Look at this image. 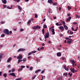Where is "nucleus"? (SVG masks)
<instances>
[{"label": "nucleus", "instance_id": "f257e3e1", "mask_svg": "<svg viewBox=\"0 0 80 80\" xmlns=\"http://www.w3.org/2000/svg\"><path fill=\"white\" fill-rule=\"evenodd\" d=\"M3 32L5 34H7V35H9V32L8 31V30L7 29H5L3 31Z\"/></svg>", "mask_w": 80, "mask_h": 80}, {"label": "nucleus", "instance_id": "f03ea898", "mask_svg": "<svg viewBox=\"0 0 80 80\" xmlns=\"http://www.w3.org/2000/svg\"><path fill=\"white\" fill-rule=\"evenodd\" d=\"M49 37V32H48L44 35V38L45 39H46L47 38H48Z\"/></svg>", "mask_w": 80, "mask_h": 80}, {"label": "nucleus", "instance_id": "7ed1b4c3", "mask_svg": "<svg viewBox=\"0 0 80 80\" xmlns=\"http://www.w3.org/2000/svg\"><path fill=\"white\" fill-rule=\"evenodd\" d=\"M22 58V55H20L17 57V58L18 59L21 60Z\"/></svg>", "mask_w": 80, "mask_h": 80}, {"label": "nucleus", "instance_id": "20e7f679", "mask_svg": "<svg viewBox=\"0 0 80 80\" xmlns=\"http://www.w3.org/2000/svg\"><path fill=\"white\" fill-rule=\"evenodd\" d=\"M9 75H10L11 76L14 77H16V76L14 72H13L12 73H10Z\"/></svg>", "mask_w": 80, "mask_h": 80}, {"label": "nucleus", "instance_id": "39448f33", "mask_svg": "<svg viewBox=\"0 0 80 80\" xmlns=\"http://www.w3.org/2000/svg\"><path fill=\"white\" fill-rule=\"evenodd\" d=\"M38 25L37 26H34L32 27L33 30H36L38 29Z\"/></svg>", "mask_w": 80, "mask_h": 80}, {"label": "nucleus", "instance_id": "423d86ee", "mask_svg": "<svg viewBox=\"0 0 80 80\" xmlns=\"http://www.w3.org/2000/svg\"><path fill=\"white\" fill-rule=\"evenodd\" d=\"M63 26H64V28L65 30H68V28L67 26H66L65 25H63Z\"/></svg>", "mask_w": 80, "mask_h": 80}, {"label": "nucleus", "instance_id": "0eeeda50", "mask_svg": "<svg viewBox=\"0 0 80 80\" xmlns=\"http://www.w3.org/2000/svg\"><path fill=\"white\" fill-rule=\"evenodd\" d=\"M2 2L4 4H6L7 1L6 0H2Z\"/></svg>", "mask_w": 80, "mask_h": 80}, {"label": "nucleus", "instance_id": "6e6552de", "mask_svg": "<svg viewBox=\"0 0 80 80\" xmlns=\"http://www.w3.org/2000/svg\"><path fill=\"white\" fill-rule=\"evenodd\" d=\"M12 57H10L8 59V60L7 61V62H9L11 61V60L12 59Z\"/></svg>", "mask_w": 80, "mask_h": 80}, {"label": "nucleus", "instance_id": "1a4fd4ad", "mask_svg": "<svg viewBox=\"0 0 80 80\" xmlns=\"http://www.w3.org/2000/svg\"><path fill=\"white\" fill-rule=\"evenodd\" d=\"M54 31H55V30L54 29H52L51 30V32H52V34H55V32Z\"/></svg>", "mask_w": 80, "mask_h": 80}, {"label": "nucleus", "instance_id": "9d476101", "mask_svg": "<svg viewBox=\"0 0 80 80\" xmlns=\"http://www.w3.org/2000/svg\"><path fill=\"white\" fill-rule=\"evenodd\" d=\"M59 29L61 30H64V28L63 26H61L59 27Z\"/></svg>", "mask_w": 80, "mask_h": 80}, {"label": "nucleus", "instance_id": "9b49d317", "mask_svg": "<svg viewBox=\"0 0 80 80\" xmlns=\"http://www.w3.org/2000/svg\"><path fill=\"white\" fill-rule=\"evenodd\" d=\"M70 62H72V64H74V63H75L76 61H74V60H71L70 61Z\"/></svg>", "mask_w": 80, "mask_h": 80}, {"label": "nucleus", "instance_id": "f8f14e48", "mask_svg": "<svg viewBox=\"0 0 80 80\" xmlns=\"http://www.w3.org/2000/svg\"><path fill=\"white\" fill-rule=\"evenodd\" d=\"M61 55L62 54L60 52H58L57 53V56H61Z\"/></svg>", "mask_w": 80, "mask_h": 80}, {"label": "nucleus", "instance_id": "ddd939ff", "mask_svg": "<svg viewBox=\"0 0 80 80\" xmlns=\"http://www.w3.org/2000/svg\"><path fill=\"white\" fill-rule=\"evenodd\" d=\"M41 71V69H38L35 71V73H37Z\"/></svg>", "mask_w": 80, "mask_h": 80}, {"label": "nucleus", "instance_id": "4468645a", "mask_svg": "<svg viewBox=\"0 0 80 80\" xmlns=\"http://www.w3.org/2000/svg\"><path fill=\"white\" fill-rule=\"evenodd\" d=\"M18 8L19 10H21L22 9V7H21L20 6H18Z\"/></svg>", "mask_w": 80, "mask_h": 80}, {"label": "nucleus", "instance_id": "2eb2a0df", "mask_svg": "<svg viewBox=\"0 0 80 80\" xmlns=\"http://www.w3.org/2000/svg\"><path fill=\"white\" fill-rule=\"evenodd\" d=\"M22 79V78L20 77L18 78H17L15 79V80H21Z\"/></svg>", "mask_w": 80, "mask_h": 80}, {"label": "nucleus", "instance_id": "dca6fc26", "mask_svg": "<svg viewBox=\"0 0 80 80\" xmlns=\"http://www.w3.org/2000/svg\"><path fill=\"white\" fill-rule=\"evenodd\" d=\"M37 76L36 75H35L33 77H32V80H34L35 78Z\"/></svg>", "mask_w": 80, "mask_h": 80}, {"label": "nucleus", "instance_id": "f3484780", "mask_svg": "<svg viewBox=\"0 0 80 80\" xmlns=\"http://www.w3.org/2000/svg\"><path fill=\"white\" fill-rule=\"evenodd\" d=\"M67 8H68V10H70L71 9V7L69 6H68Z\"/></svg>", "mask_w": 80, "mask_h": 80}, {"label": "nucleus", "instance_id": "a211bd4d", "mask_svg": "<svg viewBox=\"0 0 80 80\" xmlns=\"http://www.w3.org/2000/svg\"><path fill=\"white\" fill-rule=\"evenodd\" d=\"M76 18H80V16H78L77 14L76 15Z\"/></svg>", "mask_w": 80, "mask_h": 80}, {"label": "nucleus", "instance_id": "6ab92c4d", "mask_svg": "<svg viewBox=\"0 0 80 80\" xmlns=\"http://www.w3.org/2000/svg\"><path fill=\"white\" fill-rule=\"evenodd\" d=\"M5 36V35L4 34H2L1 35L2 37H4Z\"/></svg>", "mask_w": 80, "mask_h": 80}, {"label": "nucleus", "instance_id": "aec40b11", "mask_svg": "<svg viewBox=\"0 0 80 80\" xmlns=\"http://www.w3.org/2000/svg\"><path fill=\"white\" fill-rule=\"evenodd\" d=\"M22 70V68H19L18 70V72H20L21 70Z\"/></svg>", "mask_w": 80, "mask_h": 80}, {"label": "nucleus", "instance_id": "412c9836", "mask_svg": "<svg viewBox=\"0 0 80 80\" xmlns=\"http://www.w3.org/2000/svg\"><path fill=\"white\" fill-rule=\"evenodd\" d=\"M3 76L5 77V78H6L7 77V74L6 73H4V74L3 75Z\"/></svg>", "mask_w": 80, "mask_h": 80}, {"label": "nucleus", "instance_id": "4be33fe9", "mask_svg": "<svg viewBox=\"0 0 80 80\" xmlns=\"http://www.w3.org/2000/svg\"><path fill=\"white\" fill-rule=\"evenodd\" d=\"M35 18H37L38 17V15L37 14H35Z\"/></svg>", "mask_w": 80, "mask_h": 80}, {"label": "nucleus", "instance_id": "5701e85b", "mask_svg": "<svg viewBox=\"0 0 80 80\" xmlns=\"http://www.w3.org/2000/svg\"><path fill=\"white\" fill-rule=\"evenodd\" d=\"M47 27V26L46 25L44 24L43 26V28H46Z\"/></svg>", "mask_w": 80, "mask_h": 80}, {"label": "nucleus", "instance_id": "b1692460", "mask_svg": "<svg viewBox=\"0 0 80 80\" xmlns=\"http://www.w3.org/2000/svg\"><path fill=\"white\" fill-rule=\"evenodd\" d=\"M20 49H21V51H22L25 50V49H24V48H20Z\"/></svg>", "mask_w": 80, "mask_h": 80}, {"label": "nucleus", "instance_id": "393cba45", "mask_svg": "<svg viewBox=\"0 0 80 80\" xmlns=\"http://www.w3.org/2000/svg\"><path fill=\"white\" fill-rule=\"evenodd\" d=\"M70 73L71 72H70L69 73H68V75H70L69 77H71V76L72 75V73L70 74Z\"/></svg>", "mask_w": 80, "mask_h": 80}, {"label": "nucleus", "instance_id": "a878e982", "mask_svg": "<svg viewBox=\"0 0 80 80\" xmlns=\"http://www.w3.org/2000/svg\"><path fill=\"white\" fill-rule=\"evenodd\" d=\"M72 42H70L69 40L68 41H67V43H69V44H70Z\"/></svg>", "mask_w": 80, "mask_h": 80}, {"label": "nucleus", "instance_id": "bb28decb", "mask_svg": "<svg viewBox=\"0 0 80 80\" xmlns=\"http://www.w3.org/2000/svg\"><path fill=\"white\" fill-rule=\"evenodd\" d=\"M31 22V21H28V24H29Z\"/></svg>", "mask_w": 80, "mask_h": 80}, {"label": "nucleus", "instance_id": "cd10ccee", "mask_svg": "<svg viewBox=\"0 0 80 80\" xmlns=\"http://www.w3.org/2000/svg\"><path fill=\"white\" fill-rule=\"evenodd\" d=\"M57 2H54L53 3V5H57Z\"/></svg>", "mask_w": 80, "mask_h": 80}, {"label": "nucleus", "instance_id": "c85d7f7f", "mask_svg": "<svg viewBox=\"0 0 80 80\" xmlns=\"http://www.w3.org/2000/svg\"><path fill=\"white\" fill-rule=\"evenodd\" d=\"M68 75V74L67 72L65 74V73H64V74H63V75H65L66 76H67Z\"/></svg>", "mask_w": 80, "mask_h": 80}, {"label": "nucleus", "instance_id": "c756f323", "mask_svg": "<svg viewBox=\"0 0 80 80\" xmlns=\"http://www.w3.org/2000/svg\"><path fill=\"white\" fill-rule=\"evenodd\" d=\"M15 69L12 68V72H15Z\"/></svg>", "mask_w": 80, "mask_h": 80}, {"label": "nucleus", "instance_id": "7c9ffc66", "mask_svg": "<svg viewBox=\"0 0 80 80\" xmlns=\"http://www.w3.org/2000/svg\"><path fill=\"white\" fill-rule=\"evenodd\" d=\"M14 1L17 2H20V0H13Z\"/></svg>", "mask_w": 80, "mask_h": 80}, {"label": "nucleus", "instance_id": "2f4dec72", "mask_svg": "<svg viewBox=\"0 0 80 80\" xmlns=\"http://www.w3.org/2000/svg\"><path fill=\"white\" fill-rule=\"evenodd\" d=\"M44 28H43V29H42V32L43 35L44 34Z\"/></svg>", "mask_w": 80, "mask_h": 80}, {"label": "nucleus", "instance_id": "473e14b6", "mask_svg": "<svg viewBox=\"0 0 80 80\" xmlns=\"http://www.w3.org/2000/svg\"><path fill=\"white\" fill-rule=\"evenodd\" d=\"M3 7H4V9L7 7V6L6 5H3Z\"/></svg>", "mask_w": 80, "mask_h": 80}, {"label": "nucleus", "instance_id": "72a5a7b5", "mask_svg": "<svg viewBox=\"0 0 80 80\" xmlns=\"http://www.w3.org/2000/svg\"><path fill=\"white\" fill-rule=\"evenodd\" d=\"M27 60V59L25 58H24L23 59V62H25Z\"/></svg>", "mask_w": 80, "mask_h": 80}, {"label": "nucleus", "instance_id": "f704fd0d", "mask_svg": "<svg viewBox=\"0 0 80 80\" xmlns=\"http://www.w3.org/2000/svg\"><path fill=\"white\" fill-rule=\"evenodd\" d=\"M70 34H73V32L70 31Z\"/></svg>", "mask_w": 80, "mask_h": 80}, {"label": "nucleus", "instance_id": "c9c22d12", "mask_svg": "<svg viewBox=\"0 0 80 80\" xmlns=\"http://www.w3.org/2000/svg\"><path fill=\"white\" fill-rule=\"evenodd\" d=\"M25 66H21V68H25Z\"/></svg>", "mask_w": 80, "mask_h": 80}, {"label": "nucleus", "instance_id": "e433bc0d", "mask_svg": "<svg viewBox=\"0 0 80 80\" xmlns=\"http://www.w3.org/2000/svg\"><path fill=\"white\" fill-rule=\"evenodd\" d=\"M74 69V68H73L72 69L70 68V70H71V72L72 70L74 71L75 70Z\"/></svg>", "mask_w": 80, "mask_h": 80}, {"label": "nucleus", "instance_id": "4c0bfd02", "mask_svg": "<svg viewBox=\"0 0 80 80\" xmlns=\"http://www.w3.org/2000/svg\"><path fill=\"white\" fill-rule=\"evenodd\" d=\"M73 24L74 25H76L78 24V23H77V22H73Z\"/></svg>", "mask_w": 80, "mask_h": 80}, {"label": "nucleus", "instance_id": "58836bf2", "mask_svg": "<svg viewBox=\"0 0 80 80\" xmlns=\"http://www.w3.org/2000/svg\"><path fill=\"white\" fill-rule=\"evenodd\" d=\"M44 49V47H42L41 48H40V50H43Z\"/></svg>", "mask_w": 80, "mask_h": 80}, {"label": "nucleus", "instance_id": "ea45409f", "mask_svg": "<svg viewBox=\"0 0 80 80\" xmlns=\"http://www.w3.org/2000/svg\"><path fill=\"white\" fill-rule=\"evenodd\" d=\"M59 22H57L56 23V25L58 26H59V24H58Z\"/></svg>", "mask_w": 80, "mask_h": 80}, {"label": "nucleus", "instance_id": "a19ab883", "mask_svg": "<svg viewBox=\"0 0 80 80\" xmlns=\"http://www.w3.org/2000/svg\"><path fill=\"white\" fill-rule=\"evenodd\" d=\"M66 21H67V22H68V21H70V20L68 18H67V20H66Z\"/></svg>", "mask_w": 80, "mask_h": 80}, {"label": "nucleus", "instance_id": "79ce46f5", "mask_svg": "<svg viewBox=\"0 0 80 80\" xmlns=\"http://www.w3.org/2000/svg\"><path fill=\"white\" fill-rule=\"evenodd\" d=\"M5 23V22L2 21L1 22V24H4Z\"/></svg>", "mask_w": 80, "mask_h": 80}, {"label": "nucleus", "instance_id": "37998d69", "mask_svg": "<svg viewBox=\"0 0 80 80\" xmlns=\"http://www.w3.org/2000/svg\"><path fill=\"white\" fill-rule=\"evenodd\" d=\"M76 28L77 29L75 30H74L75 32H76L78 30V27H76Z\"/></svg>", "mask_w": 80, "mask_h": 80}, {"label": "nucleus", "instance_id": "c03bdc74", "mask_svg": "<svg viewBox=\"0 0 80 80\" xmlns=\"http://www.w3.org/2000/svg\"><path fill=\"white\" fill-rule=\"evenodd\" d=\"M21 59H19L18 60V63H20L21 62Z\"/></svg>", "mask_w": 80, "mask_h": 80}, {"label": "nucleus", "instance_id": "a18cd8bd", "mask_svg": "<svg viewBox=\"0 0 80 80\" xmlns=\"http://www.w3.org/2000/svg\"><path fill=\"white\" fill-rule=\"evenodd\" d=\"M70 38H67V37H66V40H69L70 39Z\"/></svg>", "mask_w": 80, "mask_h": 80}, {"label": "nucleus", "instance_id": "49530a36", "mask_svg": "<svg viewBox=\"0 0 80 80\" xmlns=\"http://www.w3.org/2000/svg\"><path fill=\"white\" fill-rule=\"evenodd\" d=\"M32 53V52H29V53H28V56H30V55Z\"/></svg>", "mask_w": 80, "mask_h": 80}, {"label": "nucleus", "instance_id": "de8ad7c7", "mask_svg": "<svg viewBox=\"0 0 80 80\" xmlns=\"http://www.w3.org/2000/svg\"><path fill=\"white\" fill-rule=\"evenodd\" d=\"M65 70H66V71H68V67L67 68H65Z\"/></svg>", "mask_w": 80, "mask_h": 80}, {"label": "nucleus", "instance_id": "09e8293b", "mask_svg": "<svg viewBox=\"0 0 80 80\" xmlns=\"http://www.w3.org/2000/svg\"><path fill=\"white\" fill-rule=\"evenodd\" d=\"M32 53H36V51H34L33 52H32Z\"/></svg>", "mask_w": 80, "mask_h": 80}, {"label": "nucleus", "instance_id": "8fccbe9b", "mask_svg": "<svg viewBox=\"0 0 80 80\" xmlns=\"http://www.w3.org/2000/svg\"><path fill=\"white\" fill-rule=\"evenodd\" d=\"M21 51V49H20H20H19L18 50V52H20V51Z\"/></svg>", "mask_w": 80, "mask_h": 80}, {"label": "nucleus", "instance_id": "3c124183", "mask_svg": "<svg viewBox=\"0 0 80 80\" xmlns=\"http://www.w3.org/2000/svg\"><path fill=\"white\" fill-rule=\"evenodd\" d=\"M80 65L79 64H78L77 66V67L78 68H80Z\"/></svg>", "mask_w": 80, "mask_h": 80}, {"label": "nucleus", "instance_id": "603ef678", "mask_svg": "<svg viewBox=\"0 0 80 80\" xmlns=\"http://www.w3.org/2000/svg\"><path fill=\"white\" fill-rule=\"evenodd\" d=\"M7 8L9 9H11V8H10L9 7H7Z\"/></svg>", "mask_w": 80, "mask_h": 80}, {"label": "nucleus", "instance_id": "864d4df0", "mask_svg": "<svg viewBox=\"0 0 80 80\" xmlns=\"http://www.w3.org/2000/svg\"><path fill=\"white\" fill-rule=\"evenodd\" d=\"M61 9H62V8H61V7H59V11H60L61 10Z\"/></svg>", "mask_w": 80, "mask_h": 80}, {"label": "nucleus", "instance_id": "5fc2aeb1", "mask_svg": "<svg viewBox=\"0 0 80 80\" xmlns=\"http://www.w3.org/2000/svg\"><path fill=\"white\" fill-rule=\"evenodd\" d=\"M69 41H70V42H72V39H70H70H69Z\"/></svg>", "mask_w": 80, "mask_h": 80}, {"label": "nucleus", "instance_id": "6e6d98bb", "mask_svg": "<svg viewBox=\"0 0 80 80\" xmlns=\"http://www.w3.org/2000/svg\"><path fill=\"white\" fill-rule=\"evenodd\" d=\"M33 69V67H31L30 69V70H32Z\"/></svg>", "mask_w": 80, "mask_h": 80}, {"label": "nucleus", "instance_id": "4d7b16f0", "mask_svg": "<svg viewBox=\"0 0 80 80\" xmlns=\"http://www.w3.org/2000/svg\"><path fill=\"white\" fill-rule=\"evenodd\" d=\"M2 71H0V76H2Z\"/></svg>", "mask_w": 80, "mask_h": 80}, {"label": "nucleus", "instance_id": "13d9d810", "mask_svg": "<svg viewBox=\"0 0 80 80\" xmlns=\"http://www.w3.org/2000/svg\"><path fill=\"white\" fill-rule=\"evenodd\" d=\"M10 67H11L10 65H8V68H10Z\"/></svg>", "mask_w": 80, "mask_h": 80}, {"label": "nucleus", "instance_id": "bf43d9fd", "mask_svg": "<svg viewBox=\"0 0 80 80\" xmlns=\"http://www.w3.org/2000/svg\"><path fill=\"white\" fill-rule=\"evenodd\" d=\"M62 24H64V25H65L66 24L65 22L64 21L63 22H62Z\"/></svg>", "mask_w": 80, "mask_h": 80}, {"label": "nucleus", "instance_id": "052dcab7", "mask_svg": "<svg viewBox=\"0 0 80 80\" xmlns=\"http://www.w3.org/2000/svg\"><path fill=\"white\" fill-rule=\"evenodd\" d=\"M45 72V71L44 70H43L41 72V73H43Z\"/></svg>", "mask_w": 80, "mask_h": 80}, {"label": "nucleus", "instance_id": "680f3d73", "mask_svg": "<svg viewBox=\"0 0 80 80\" xmlns=\"http://www.w3.org/2000/svg\"><path fill=\"white\" fill-rule=\"evenodd\" d=\"M71 17H69V18H68V19H69L70 20L71 19Z\"/></svg>", "mask_w": 80, "mask_h": 80}, {"label": "nucleus", "instance_id": "e2e57ef3", "mask_svg": "<svg viewBox=\"0 0 80 80\" xmlns=\"http://www.w3.org/2000/svg\"><path fill=\"white\" fill-rule=\"evenodd\" d=\"M53 18L54 19H57V17H53Z\"/></svg>", "mask_w": 80, "mask_h": 80}, {"label": "nucleus", "instance_id": "0e129e2a", "mask_svg": "<svg viewBox=\"0 0 80 80\" xmlns=\"http://www.w3.org/2000/svg\"><path fill=\"white\" fill-rule=\"evenodd\" d=\"M62 77H60V80H62Z\"/></svg>", "mask_w": 80, "mask_h": 80}, {"label": "nucleus", "instance_id": "69168bd1", "mask_svg": "<svg viewBox=\"0 0 80 80\" xmlns=\"http://www.w3.org/2000/svg\"><path fill=\"white\" fill-rule=\"evenodd\" d=\"M31 58V57L30 56H29L28 57V59H30Z\"/></svg>", "mask_w": 80, "mask_h": 80}, {"label": "nucleus", "instance_id": "338daca9", "mask_svg": "<svg viewBox=\"0 0 80 80\" xmlns=\"http://www.w3.org/2000/svg\"><path fill=\"white\" fill-rule=\"evenodd\" d=\"M48 2L50 3V0H48Z\"/></svg>", "mask_w": 80, "mask_h": 80}, {"label": "nucleus", "instance_id": "774afa93", "mask_svg": "<svg viewBox=\"0 0 80 80\" xmlns=\"http://www.w3.org/2000/svg\"><path fill=\"white\" fill-rule=\"evenodd\" d=\"M78 70H75V72H78Z\"/></svg>", "mask_w": 80, "mask_h": 80}]
</instances>
